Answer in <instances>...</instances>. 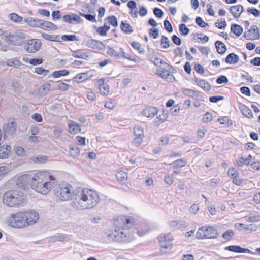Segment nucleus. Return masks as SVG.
Wrapping results in <instances>:
<instances>
[{
  "label": "nucleus",
  "mask_w": 260,
  "mask_h": 260,
  "mask_svg": "<svg viewBox=\"0 0 260 260\" xmlns=\"http://www.w3.org/2000/svg\"><path fill=\"white\" fill-rule=\"evenodd\" d=\"M133 218L122 217L114 222V229L105 230V237L108 242H129L132 240L127 229L134 224Z\"/></svg>",
  "instance_id": "1"
},
{
  "label": "nucleus",
  "mask_w": 260,
  "mask_h": 260,
  "mask_svg": "<svg viewBox=\"0 0 260 260\" xmlns=\"http://www.w3.org/2000/svg\"><path fill=\"white\" fill-rule=\"evenodd\" d=\"M100 200V196L96 191L83 188L78 190L71 205L74 209L79 210L90 209L96 206Z\"/></svg>",
  "instance_id": "2"
},
{
  "label": "nucleus",
  "mask_w": 260,
  "mask_h": 260,
  "mask_svg": "<svg viewBox=\"0 0 260 260\" xmlns=\"http://www.w3.org/2000/svg\"><path fill=\"white\" fill-rule=\"evenodd\" d=\"M57 186L56 179L47 171L36 173L31 179V188L42 194H47L52 189Z\"/></svg>",
  "instance_id": "3"
},
{
  "label": "nucleus",
  "mask_w": 260,
  "mask_h": 260,
  "mask_svg": "<svg viewBox=\"0 0 260 260\" xmlns=\"http://www.w3.org/2000/svg\"><path fill=\"white\" fill-rule=\"evenodd\" d=\"M3 203L11 207L23 206L25 203L23 193L18 190L8 191L4 194Z\"/></svg>",
  "instance_id": "4"
},
{
  "label": "nucleus",
  "mask_w": 260,
  "mask_h": 260,
  "mask_svg": "<svg viewBox=\"0 0 260 260\" xmlns=\"http://www.w3.org/2000/svg\"><path fill=\"white\" fill-rule=\"evenodd\" d=\"M72 187L70 185H62L54 188L53 190L55 198L57 201H66L71 199Z\"/></svg>",
  "instance_id": "5"
},
{
  "label": "nucleus",
  "mask_w": 260,
  "mask_h": 260,
  "mask_svg": "<svg viewBox=\"0 0 260 260\" xmlns=\"http://www.w3.org/2000/svg\"><path fill=\"white\" fill-rule=\"evenodd\" d=\"M218 235L217 230L214 227L204 226L198 230L196 237L198 239H215Z\"/></svg>",
  "instance_id": "6"
},
{
  "label": "nucleus",
  "mask_w": 260,
  "mask_h": 260,
  "mask_svg": "<svg viewBox=\"0 0 260 260\" xmlns=\"http://www.w3.org/2000/svg\"><path fill=\"white\" fill-rule=\"evenodd\" d=\"M161 253H166L173 248V237L170 233H162L157 238Z\"/></svg>",
  "instance_id": "7"
},
{
  "label": "nucleus",
  "mask_w": 260,
  "mask_h": 260,
  "mask_svg": "<svg viewBox=\"0 0 260 260\" xmlns=\"http://www.w3.org/2000/svg\"><path fill=\"white\" fill-rule=\"evenodd\" d=\"M173 67L166 62H164L157 68L155 74L166 80L172 82L175 80L174 76L171 74Z\"/></svg>",
  "instance_id": "8"
},
{
  "label": "nucleus",
  "mask_w": 260,
  "mask_h": 260,
  "mask_svg": "<svg viewBox=\"0 0 260 260\" xmlns=\"http://www.w3.org/2000/svg\"><path fill=\"white\" fill-rule=\"evenodd\" d=\"M24 218L23 212L12 214L7 220V222L11 227L22 228L26 226Z\"/></svg>",
  "instance_id": "9"
},
{
  "label": "nucleus",
  "mask_w": 260,
  "mask_h": 260,
  "mask_svg": "<svg viewBox=\"0 0 260 260\" xmlns=\"http://www.w3.org/2000/svg\"><path fill=\"white\" fill-rule=\"evenodd\" d=\"M23 212L24 220L26 226L33 225L36 223L39 219V213L34 210H28Z\"/></svg>",
  "instance_id": "10"
},
{
  "label": "nucleus",
  "mask_w": 260,
  "mask_h": 260,
  "mask_svg": "<svg viewBox=\"0 0 260 260\" xmlns=\"http://www.w3.org/2000/svg\"><path fill=\"white\" fill-rule=\"evenodd\" d=\"M41 46V43L39 40L30 39L25 43L24 48L28 53H35L40 49Z\"/></svg>",
  "instance_id": "11"
},
{
  "label": "nucleus",
  "mask_w": 260,
  "mask_h": 260,
  "mask_svg": "<svg viewBox=\"0 0 260 260\" xmlns=\"http://www.w3.org/2000/svg\"><path fill=\"white\" fill-rule=\"evenodd\" d=\"M243 36L248 40H255L260 37L259 28L255 25L250 26V29L245 31Z\"/></svg>",
  "instance_id": "12"
},
{
  "label": "nucleus",
  "mask_w": 260,
  "mask_h": 260,
  "mask_svg": "<svg viewBox=\"0 0 260 260\" xmlns=\"http://www.w3.org/2000/svg\"><path fill=\"white\" fill-rule=\"evenodd\" d=\"M62 20L64 22L70 24H77L81 22L80 17L75 13L63 15L62 17Z\"/></svg>",
  "instance_id": "13"
},
{
  "label": "nucleus",
  "mask_w": 260,
  "mask_h": 260,
  "mask_svg": "<svg viewBox=\"0 0 260 260\" xmlns=\"http://www.w3.org/2000/svg\"><path fill=\"white\" fill-rule=\"evenodd\" d=\"M31 179L28 175L20 176L16 180V184L19 188L24 189L29 183L30 184Z\"/></svg>",
  "instance_id": "14"
},
{
  "label": "nucleus",
  "mask_w": 260,
  "mask_h": 260,
  "mask_svg": "<svg viewBox=\"0 0 260 260\" xmlns=\"http://www.w3.org/2000/svg\"><path fill=\"white\" fill-rule=\"evenodd\" d=\"M86 45L94 49L103 50L105 48V45L102 42L95 39L87 40L86 42Z\"/></svg>",
  "instance_id": "15"
},
{
  "label": "nucleus",
  "mask_w": 260,
  "mask_h": 260,
  "mask_svg": "<svg viewBox=\"0 0 260 260\" xmlns=\"http://www.w3.org/2000/svg\"><path fill=\"white\" fill-rule=\"evenodd\" d=\"M16 131V124L13 121H9L7 124L3 126L4 134L6 136L7 134H14Z\"/></svg>",
  "instance_id": "16"
},
{
  "label": "nucleus",
  "mask_w": 260,
  "mask_h": 260,
  "mask_svg": "<svg viewBox=\"0 0 260 260\" xmlns=\"http://www.w3.org/2000/svg\"><path fill=\"white\" fill-rule=\"evenodd\" d=\"M157 109L155 107H148L144 109L142 112V115L147 118H153L157 114Z\"/></svg>",
  "instance_id": "17"
},
{
  "label": "nucleus",
  "mask_w": 260,
  "mask_h": 260,
  "mask_svg": "<svg viewBox=\"0 0 260 260\" xmlns=\"http://www.w3.org/2000/svg\"><path fill=\"white\" fill-rule=\"evenodd\" d=\"M39 28L45 30L50 31L56 30L57 27L54 24L50 21H43L41 20Z\"/></svg>",
  "instance_id": "18"
},
{
  "label": "nucleus",
  "mask_w": 260,
  "mask_h": 260,
  "mask_svg": "<svg viewBox=\"0 0 260 260\" xmlns=\"http://www.w3.org/2000/svg\"><path fill=\"white\" fill-rule=\"evenodd\" d=\"M244 8L241 5L233 6L230 7V11L233 14V16L238 18L241 13L243 12Z\"/></svg>",
  "instance_id": "19"
},
{
  "label": "nucleus",
  "mask_w": 260,
  "mask_h": 260,
  "mask_svg": "<svg viewBox=\"0 0 260 260\" xmlns=\"http://www.w3.org/2000/svg\"><path fill=\"white\" fill-rule=\"evenodd\" d=\"M182 91L184 95L193 99H200L202 97L198 92L190 89L183 88Z\"/></svg>",
  "instance_id": "20"
},
{
  "label": "nucleus",
  "mask_w": 260,
  "mask_h": 260,
  "mask_svg": "<svg viewBox=\"0 0 260 260\" xmlns=\"http://www.w3.org/2000/svg\"><path fill=\"white\" fill-rule=\"evenodd\" d=\"M224 249L225 250H229L230 251L236 252V253H248L251 252V251L247 248H243L239 246H229L225 247Z\"/></svg>",
  "instance_id": "21"
},
{
  "label": "nucleus",
  "mask_w": 260,
  "mask_h": 260,
  "mask_svg": "<svg viewBox=\"0 0 260 260\" xmlns=\"http://www.w3.org/2000/svg\"><path fill=\"white\" fill-rule=\"evenodd\" d=\"M98 84L100 93L104 95H107L109 92V85L104 84V81L103 79H99L98 81Z\"/></svg>",
  "instance_id": "22"
},
{
  "label": "nucleus",
  "mask_w": 260,
  "mask_h": 260,
  "mask_svg": "<svg viewBox=\"0 0 260 260\" xmlns=\"http://www.w3.org/2000/svg\"><path fill=\"white\" fill-rule=\"evenodd\" d=\"M11 147L9 145H3L0 146V159L8 158L10 154Z\"/></svg>",
  "instance_id": "23"
},
{
  "label": "nucleus",
  "mask_w": 260,
  "mask_h": 260,
  "mask_svg": "<svg viewBox=\"0 0 260 260\" xmlns=\"http://www.w3.org/2000/svg\"><path fill=\"white\" fill-rule=\"evenodd\" d=\"M6 38L10 43L14 45H20L23 42L21 37L17 35H9Z\"/></svg>",
  "instance_id": "24"
},
{
  "label": "nucleus",
  "mask_w": 260,
  "mask_h": 260,
  "mask_svg": "<svg viewBox=\"0 0 260 260\" xmlns=\"http://www.w3.org/2000/svg\"><path fill=\"white\" fill-rule=\"evenodd\" d=\"M69 132L75 135L81 131L80 126L79 124L74 121H70L68 123Z\"/></svg>",
  "instance_id": "25"
},
{
  "label": "nucleus",
  "mask_w": 260,
  "mask_h": 260,
  "mask_svg": "<svg viewBox=\"0 0 260 260\" xmlns=\"http://www.w3.org/2000/svg\"><path fill=\"white\" fill-rule=\"evenodd\" d=\"M239 108L242 113L243 115L248 118H251L253 114L251 110L246 106L241 104L239 106Z\"/></svg>",
  "instance_id": "26"
},
{
  "label": "nucleus",
  "mask_w": 260,
  "mask_h": 260,
  "mask_svg": "<svg viewBox=\"0 0 260 260\" xmlns=\"http://www.w3.org/2000/svg\"><path fill=\"white\" fill-rule=\"evenodd\" d=\"M50 238L53 241L62 242L70 240L71 239V236L63 234H58L51 237Z\"/></svg>",
  "instance_id": "27"
},
{
  "label": "nucleus",
  "mask_w": 260,
  "mask_h": 260,
  "mask_svg": "<svg viewBox=\"0 0 260 260\" xmlns=\"http://www.w3.org/2000/svg\"><path fill=\"white\" fill-rule=\"evenodd\" d=\"M244 218L247 222H257L260 221V217L256 212L250 213Z\"/></svg>",
  "instance_id": "28"
},
{
  "label": "nucleus",
  "mask_w": 260,
  "mask_h": 260,
  "mask_svg": "<svg viewBox=\"0 0 260 260\" xmlns=\"http://www.w3.org/2000/svg\"><path fill=\"white\" fill-rule=\"evenodd\" d=\"M239 60V56L234 53L229 54L225 59V61L229 64H235Z\"/></svg>",
  "instance_id": "29"
},
{
  "label": "nucleus",
  "mask_w": 260,
  "mask_h": 260,
  "mask_svg": "<svg viewBox=\"0 0 260 260\" xmlns=\"http://www.w3.org/2000/svg\"><path fill=\"white\" fill-rule=\"evenodd\" d=\"M41 20V19H36L33 17H29L26 18L25 21L31 27H39Z\"/></svg>",
  "instance_id": "30"
},
{
  "label": "nucleus",
  "mask_w": 260,
  "mask_h": 260,
  "mask_svg": "<svg viewBox=\"0 0 260 260\" xmlns=\"http://www.w3.org/2000/svg\"><path fill=\"white\" fill-rule=\"evenodd\" d=\"M148 226L145 223H142L137 227V232L140 236H142L145 234L148 231Z\"/></svg>",
  "instance_id": "31"
},
{
  "label": "nucleus",
  "mask_w": 260,
  "mask_h": 260,
  "mask_svg": "<svg viewBox=\"0 0 260 260\" xmlns=\"http://www.w3.org/2000/svg\"><path fill=\"white\" fill-rule=\"evenodd\" d=\"M215 46L217 49V51L220 54L224 53L226 50V48L225 44L220 41H217L215 42Z\"/></svg>",
  "instance_id": "32"
},
{
  "label": "nucleus",
  "mask_w": 260,
  "mask_h": 260,
  "mask_svg": "<svg viewBox=\"0 0 260 260\" xmlns=\"http://www.w3.org/2000/svg\"><path fill=\"white\" fill-rule=\"evenodd\" d=\"M231 30L236 36H240L243 32L242 27L238 24H233L231 25Z\"/></svg>",
  "instance_id": "33"
},
{
  "label": "nucleus",
  "mask_w": 260,
  "mask_h": 260,
  "mask_svg": "<svg viewBox=\"0 0 260 260\" xmlns=\"http://www.w3.org/2000/svg\"><path fill=\"white\" fill-rule=\"evenodd\" d=\"M196 82L198 86L205 90H209L210 89L209 83L206 82L204 80L197 79Z\"/></svg>",
  "instance_id": "34"
},
{
  "label": "nucleus",
  "mask_w": 260,
  "mask_h": 260,
  "mask_svg": "<svg viewBox=\"0 0 260 260\" xmlns=\"http://www.w3.org/2000/svg\"><path fill=\"white\" fill-rule=\"evenodd\" d=\"M116 178L119 182L123 183L126 181L127 179V174L126 172L120 171L116 174Z\"/></svg>",
  "instance_id": "35"
},
{
  "label": "nucleus",
  "mask_w": 260,
  "mask_h": 260,
  "mask_svg": "<svg viewBox=\"0 0 260 260\" xmlns=\"http://www.w3.org/2000/svg\"><path fill=\"white\" fill-rule=\"evenodd\" d=\"M121 29L126 34H130L133 32L132 26L128 23L122 21L120 25Z\"/></svg>",
  "instance_id": "36"
},
{
  "label": "nucleus",
  "mask_w": 260,
  "mask_h": 260,
  "mask_svg": "<svg viewBox=\"0 0 260 260\" xmlns=\"http://www.w3.org/2000/svg\"><path fill=\"white\" fill-rule=\"evenodd\" d=\"M167 118V113L164 111L162 113V115H159L158 116L154 121V123L156 125H158L159 123H162L164 121L166 120Z\"/></svg>",
  "instance_id": "37"
},
{
  "label": "nucleus",
  "mask_w": 260,
  "mask_h": 260,
  "mask_svg": "<svg viewBox=\"0 0 260 260\" xmlns=\"http://www.w3.org/2000/svg\"><path fill=\"white\" fill-rule=\"evenodd\" d=\"M187 163V160L185 158H183L181 159H178L175 160L173 164L174 168H180L184 167Z\"/></svg>",
  "instance_id": "38"
},
{
  "label": "nucleus",
  "mask_w": 260,
  "mask_h": 260,
  "mask_svg": "<svg viewBox=\"0 0 260 260\" xmlns=\"http://www.w3.org/2000/svg\"><path fill=\"white\" fill-rule=\"evenodd\" d=\"M69 74V71L66 70H62L60 71H54L52 76L54 78H58L61 76L67 75Z\"/></svg>",
  "instance_id": "39"
},
{
  "label": "nucleus",
  "mask_w": 260,
  "mask_h": 260,
  "mask_svg": "<svg viewBox=\"0 0 260 260\" xmlns=\"http://www.w3.org/2000/svg\"><path fill=\"white\" fill-rule=\"evenodd\" d=\"M70 153L71 156L74 158L76 157L80 154L79 148L77 147H71Z\"/></svg>",
  "instance_id": "40"
},
{
  "label": "nucleus",
  "mask_w": 260,
  "mask_h": 260,
  "mask_svg": "<svg viewBox=\"0 0 260 260\" xmlns=\"http://www.w3.org/2000/svg\"><path fill=\"white\" fill-rule=\"evenodd\" d=\"M179 30L182 35L186 36L189 33V29L184 24H181L179 26Z\"/></svg>",
  "instance_id": "41"
},
{
  "label": "nucleus",
  "mask_w": 260,
  "mask_h": 260,
  "mask_svg": "<svg viewBox=\"0 0 260 260\" xmlns=\"http://www.w3.org/2000/svg\"><path fill=\"white\" fill-rule=\"evenodd\" d=\"M73 56L76 58L86 59L88 57L86 53L82 51H76L73 53Z\"/></svg>",
  "instance_id": "42"
},
{
  "label": "nucleus",
  "mask_w": 260,
  "mask_h": 260,
  "mask_svg": "<svg viewBox=\"0 0 260 260\" xmlns=\"http://www.w3.org/2000/svg\"><path fill=\"white\" fill-rule=\"evenodd\" d=\"M6 64L10 67H19L22 63L18 59H15L8 60L6 62Z\"/></svg>",
  "instance_id": "43"
},
{
  "label": "nucleus",
  "mask_w": 260,
  "mask_h": 260,
  "mask_svg": "<svg viewBox=\"0 0 260 260\" xmlns=\"http://www.w3.org/2000/svg\"><path fill=\"white\" fill-rule=\"evenodd\" d=\"M61 39L63 41H78V39L75 35H64L62 36Z\"/></svg>",
  "instance_id": "44"
},
{
  "label": "nucleus",
  "mask_w": 260,
  "mask_h": 260,
  "mask_svg": "<svg viewBox=\"0 0 260 260\" xmlns=\"http://www.w3.org/2000/svg\"><path fill=\"white\" fill-rule=\"evenodd\" d=\"M9 19L15 22H20L22 20V17L18 16L16 13H11L9 15Z\"/></svg>",
  "instance_id": "45"
},
{
  "label": "nucleus",
  "mask_w": 260,
  "mask_h": 260,
  "mask_svg": "<svg viewBox=\"0 0 260 260\" xmlns=\"http://www.w3.org/2000/svg\"><path fill=\"white\" fill-rule=\"evenodd\" d=\"M50 88V84H45L42 85L40 90L39 92L41 95H45L49 90Z\"/></svg>",
  "instance_id": "46"
},
{
  "label": "nucleus",
  "mask_w": 260,
  "mask_h": 260,
  "mask_svg": "<svg viewBox=\"0 0 260 260\" xmlns=\"http://www.w3.org/2000/svg\"><path fill=\"white\" fill-rule=\"evenodd\" d=\"M234 235V232L232 230H229L224 232L222 235V237L227 241L230 240L232 237Z\"/></svg>",
  "instance_id": "47"
},
{
  "label": "nucleus",
  "mask_w": 260,
  "mask_h": 260,
  "mask_svg": "<svg viewBox=\"0 0 260 260\" xmlns=\"http://www.w3.org/2000/svg\"><path fill=\"white\" fill-rule=\"evenodd\" d=\"M131 46L133 48L138 50L140 53H144V50L143 48H141V45L140 43L136 42H133L131 43Z\"/></svg>",
  "instance_id": "48"
},
{
  "label": "nucleus",
  "mask_w": 260,
  "mask_h": 260,
  "mask_svg": "<svg viewBox=\"0 0 260 260\" xmlns=\"http://www.w3.org/2000/svg\"><path fill=\"white\" fill-rule=\"evenodd\" d=\"M93 28L95 30L96 32H98L101 36H105L107 35L108 31L106 29H105L103 26L98 27L95 26H94Z\"/></svg>",
  "instance_id": "49"
},
{
  "label": "nucleus",
  "mask_w": 260,
  "mask_h": 260,
  "mask_svg": "<svg viewBox=\"0 0 260 260\" xmlns=\"http://www.w3.org/2000/svg\"><path fill=\"white\" fill-rule=\"evenodd\" d=\"M75 78L77 82H81L87 79V75L86 73L79 74L76 76Z\"/></svg>",
  "instance_id": "50"
},
{
  "label": "nucleus",
  "mask_w": 260,
  "mask_h": 260,
  "mask_svg": "<svg viewBox=\"0 0 260 260\" xmlns=\"http://www.w3.org/2000/svg\"><path fill=\"white\" fill-rule=\"evenodd\" d=\"M134 135H137L144 137V129L141 126H137L134 128Z\"/></svg>",
  "instance_id": "51"
},
{
  "label": "nucleus",
  "mask_w": 260,
  "mask_h": 260,
  "mask_svg": "<svg viewBox=\"0 0 260 260\" xmlns=\"http://www.w3.org/2000/svg\"><path fill=\"white\" fill-rule=\"evenodd\" d=\"M16 153L19 156H24L26 154L25 149L20 146H17L14 148Z\"/></svg>",
  "instance_id": "52"
},
{
  "label": "nucleus",
  "mask_w": 260,
  "mask_h": 260,
  "mask_svg": "<svg viewBox=\"0 0 260 260\" xmlns=\"http://www.w3.org/2000/svg\"><path fill=\"white\" fill-rule=\"evenodd\" d=\"M110 24L112 26L116 27L118 25L117 19L114 16H110L106 18Z\"/></svg>",
  "instance_id": "53"
},
{
  "label": "nucleus",
  "mask_w": 260,
  "mask_h": 260,
  "mask_svg": "<svg viewBox=\"0 0 260 260\" xmlns=\"http://www.w3.org/2000/svg\"><path fill=\"white\" fill-rule=\"evenodd\" d=\"M247 12L256 17L260 16V11L254 8H248Z\"/></svg>",
  "instance_id": "54"
},
{
  "label": "nucleus",
  "mask_w": 260,
  "mask_h": 260,
  "mask_svg": "<svg viewBox=\"0 0 260 260\" xmlns=\"http://www.w3.org/2000/svg\"><path fill=\"white\" fill-rule=\"evenodd\" d=\"M107 53L109 55L111 56H114L117 58L120 57V55L119 53L110 47H108V50Z\"/></svg>",
  "instance_id": "55"
},
{
  "label": "nucleus",
  "mask_w": 260,
  "mask_h": 260,
  "mask_svg": "<svg viewBox=\"0 0 260 260\" xmlns=\"http://www.w3.org/2000/svg\"><path fill=\"white\" fill-rule=\"evenodd\" d=\"M216 27H217L219 29H222L225 27L226 26V21L223 20H218L215 24Z\"/></svg>",
  "instance_id": "56"
},
{
  "label": "nucleus",
  "mask_w": 260,
  "mask_h": 260,
  "mask_svg": "<svg viewBox=\"0 0 260 260\" xmlns=\"http://www.w3.org/2000/svg\"><path fill=\"white\" fill-rule=\"evenodd\" d=\"M196 23L201 27L204 28L208 25V24L205 23L203 19L200 17H197L196 18Z\"/></svg>",
  "instance_id": "57"
},
{
  "label": "nucleus",
  "mask_w": 260,
  "mask_h": 260,
  "mask_svg": "<svg viewBox=\"0 0 260 260\" xmlns=\"http://www.w3.org/2000/svg\"><path fill=\"white\" fill-rule=\"evenodd\" d=\"M80 14L81 16L85 17L88 21L92 22H96V20L95 19V15H93L91 14H85L83 13H80Z\"/></svg>",
  "instance_id": "58"
},
{
  "label": "nucleus",
  "mask_w": 260,
  "mask_h": 260,
  "mask_svg": "<svg viewBox=\"0 0 260 260\" xmlns=\"http://www.w3.org/2000/svg\"><path fill=\"white\" fill-rule=\"evenodd\" d=\"M149 35L150 37H152L154 39H156L159 35V31L157 28L153 29L152 28L149 30Z\"/></svg>",
  "instance_id": "59"
},
{
  "label": "nucleus",
  "mask_w": 260,
  "mask_h": 260,
  "mask_svg": "<svg viewBox=\"0 0 260 260\" xmlns=\"http://www.w3.org/2000/svg\"><path fill=\"white\" fill-rule=\"evenodd\" d=\"M35 72L39 75L43 74L44 75H46L47 73L49 72V71L47 70H45L41 67H36L35 68Z\"/></svg>",
  "instance_id": "60"
},
{
  "label": "nucleus",
  "mask_w": 260,
  "mask_h": 260,
  "mask_svg": "<svg viewBox=\"0 0 260 260\" xmlns=\"http://www.w3.org/2000/svg\"><path fill=\"white\" fill-rule=\"evenodd\" d=\"M42 37L46 40L53 41H55L57 37V36L50 35L47 34L46 33H42Z\"/></svg>",
  "instance_id": "61"
},
{
  "label": "nucleus",
  "mask_w": 260,
  "mask_h": 260,
  "mask_svg": "<svg viewBox=\"0 0 260 260\" xmlns=\"http://www.w3.org/2000/svg\"><path fill=\"white\" fill-rule=\"evenodd\" d=\"M170 42L167 37L162 36L161 40V44L163 45L164 48H167L170 46Z\"/></svg>",
  "instance_id": "62"
},
{
  "label": "nucleus",
  "mask_w": 260,
  "mask_h": 260,
  "mask_svg": "<svg viewBox=\"0 0 260 260\" xmlns=\"http://www.w3.org/2000/svg\"><path fill=\"white\" fill-rule=\"evenodd\" d=\"M57 87L58 89L61 91H67L69 89V85L63 82H59Z\"/></svg>",
  "instance_id": "63"
},
{
  "label": "nucleus",
  "mask_w": 260,
  "mask_h": 260,
  "mask_svg": "<svg viewBox=\"0 0 260 260\" xmlns=\"http://www.w3.org/2000/svg\"><path fill=\"white\" fill-rule=\"evenodd\" d=\"M52 20H59L61 18L60 12L59 10L54 11L51 14Z\"/></svg>",
  "instance_id": "64"
}]
</instances>
